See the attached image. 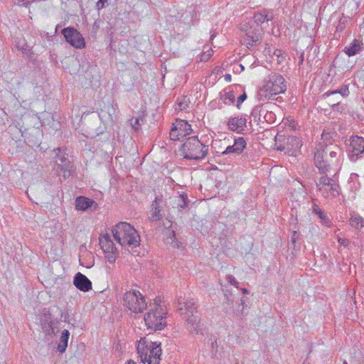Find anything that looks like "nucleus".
Segmentation results:
<instances>
[{"instance_id": "16", "label": "nucleus", "mask_w": 364, "mask_h": 364, "mask_svg": "<svg viewBox=\"0 0 364 364\" xmlns=\"http://www.w3.org/2000/svg\"><path fill=\"white\" fill-rule=\"evenodd\" d=\"M192 132L191 124L186 121L178 120L173 124L170 132V139L173 141L181 140Z\"/></svg>"}, {"instance_id": "35", "label": "nucleus", "mask_w": 364, "mask_h": 364, "mask_svg": "<svg viewBox=\"0 0 364 364\" xmlns=\"http://www.w3.org/2000/svg\"><path fill=\"white\" fill-rule=\"evenodd\" d=\"M108 0H99L95 6L97 10L100 11L105 7V5L107 4Z\"/></svg>"}, {"instance_id": "22", "label": "nucleus", "mask_w": 364, "mask_h": 364, "mask_svg": "<svg viewBox=\"0 0 364 364\" xmlns=\"http://www.w3.org/2000/svg\"><path fill=\"white\" fill-rule=\"evenodd\" d=\"M94 204L96 205L94 200L84 196H79L75 200L76 209L81 210H86L91 208Z\"/></svg>"}, {"instance_id": "37", "label": "nucleus", "mask_w": 364, "mask_h": 364, "mask_svg": "<svg viewBox=\"0 0 364 364\" xmlns=\"http://www.w3.org/2000/svg\"><path fill=\"white\" fill-rule=\"evenodd\" d=\"M226 280L228 281V282H229L230 284H232V285H235L237 287V285L238 284V282L236 280V279L232 276V275H227L226 277Z\"/></svg>"}, {"instance_id": "46", "label": "nucleus", "mask_w": 364, "mask_h": 364, "mask_svg": "<svg viewBox=\"0 0 364 364\" xmlns=\"http://www.w3.org/2000/svg\"><path fill=\"white\" fill-rule=\"evenodd\" d=\"M178 107L181 110H183L187 107V105L185 102H181L178 103Z\"/></svg>"}, {"instance_id": "21", "label": "nucleus", "mask_w": 364, "mask_h": 364, "mask_svg": "<svg viewBox=\"0 0 364 364\" xmlns=\"http://www.w3.org/2000/svg\"><path fill=\"white\" fill-rule=\"evenodd\" d=\"M162 202L161 199L158 197L155 198L151 204V210L149 219L150 221H158L162 219L164 213H162V208L160 203Z\"/></svg>"}, {"instance_id": "9", "label": "nucleus", "mask_w": 364, "mask_h": 364, "mask_svg": "<svg viewBox=\"0 0 364 364\" xmlns=\"http://www.w3.org/2000/svg\"><path fill=\"white\" fill-rule=\"evenodd\" d=\"M336 173H335L333 178L328 177L327 173L323 174L316 181L318 191L326 198L328 197L336 198L340 194V186L333 178Z\"/></svg>"}, {"instance_id": "4", "label": "nucleus", "mask_w": 364, "mask_h": 364, "mask_svg": "<svg viewBox=\"0 0 364 364\" xmlns=\"http://www.w3.org/2000/svg\"><path fill=\"white\" fill-rule=\"evenodd\" d=\"M137 353L144 363L159 364L161 355V343L141 339L136 347Z\"/></svg>"}, {"instance_id": "27", "label": "nucleus", "mask_w": 364, "mask_h": 364, "mask_svg": "<svg viewBox=\"0 0 364 364\" xmlns=\"http://www.w3.org/2000/svg\"><path fill=\"white\" fill-rule=\"evenodd\" d=\"M350 225L356 229H360L364 226V219L359 215H353L350 219Z\"/></svg>"}, {"instance_id": "24", "label": "nucleus", "mask_w": 364, "mask_h": 364, "mask_svg": "<svg viewBox=\"0 0 364 364\" xmlns=\"http://www.w3.org/2000/svg\"><path fill=\"white\" fill-rule=\"evenodd\" d=\"M360 50L361 47L359 41L354 39L350 46L345 48L344 52L350 57L356 55Z\"/></svg>"}, {"instance_id": "13", "label": "nucleus", "mask_w": 364, "mask_h": 364, "mask_svg": "<svg viewBox=\"0 0 364 364\" xmlns=\"http://www.w3.org/2000/svg\"><path fill=\"white\" fill-rule=\"evenodd\" d=\"M348 158L353 162L357 161L364 154V138L353 135L349 139Z\"/></svg>"}, {"instance_id": "8", "label": "nucleus", "mask_w": 364, "mask_h": 364, "mask_svg": "<svg viewBox=\"0 0 364 364\" xmlns=\"http://www.w3.org/2000/svg\"><path fill=\"white\" fill-rule=\"evenodd\" d=\"M287 90V85L284 78L279 74H272L269 76L268 80L261 88L259 92L260 97L267 100H276L275 97L283 93Z\"/></svg>"}, {"instance_id": "33", "label": "nucleus", "mask_w": 364, "mask_h": 364, "mask_svg": "<svg viewBox=\"0 0 364 364\" xmlns=\"http://www.w3.org/2000/svg\"><path fill=\"white\" fill-rule=\"evenodd\" d=\"M263 118L267 123H273L275 120V114L272 112H269L264 109Z\"/></svg>"}, {"instance_id": "40", "label": "nucleus", "mask_w": 364, "mask_h": 364, "mask_svg": "<svg viewBox=\"0 0 364 364\" xmlns=\"http://www.w3.org/2000/svg\"><path fill=\"white\" fill-rule=\"evenodd\" d=\"M297 240H298V233L296 231H294L292 232V235L291 237V243L295 244Z\"/></svg>"}, {"instance_id": "50", "label": "nucleus", "mask_w": 364, "mask_h": 364, "mask_svg": "<svg viewBox=\"0 0 364 364\" xmlns=\"http://www.w3.org/2000/svg\"><path fill=\"white\" fill-rule=\"evenodd\" d=\"M356 176H358V175L356 173H352L351 174V178H356Z\"/></svg>"}, {"instance_id": "41", "label": "nucleus", "mask_w": 364, "mask_h": 364, "mask_svg": "<svg viewBox=\"0 0 364 364\" xmlns=\"http://www.w3.org/2000/svg\"><path fill=\"white\" fill-rule=\"evenodd\" d=\"M18 49L21 50L23 54H26L28 53V46L25 44L23 46H17Z\"/></svg>"}, {"instance_id": "48", "label": "nucleus", "mask_w": 364, "mask_h": 364, "mask_svg": "<svg viewBox=\"0 0 364 364\" xmlns=\"http://www.w3.org/2000/svg\"><path fill=\"white\" fill-rule=\"evenodd\" d=\"M264 52L268 53V54H270V48L269 47H266L265 49H264Z\"/></svg>"}, {"instance_id": "39", "label": "nucleus", "mask_w": 364, "mask_h": 364, "mask_svg": "<svg viewBox=\"0 0 364 364\" xmlns=\"http://www.w3.org/2000/svg\"><path fill=\"white\" fill-rule=\"evenodd\" d=\"M50 318V317L49 318L46 317L43 320L41 321L42 324L45 326L43 328L46 327V323H48V328H52V322L49 321Z\"/></svg>"}, {"instance_id": "25", "label": "nucleus", "mask_w": 364, "mask_h": 364, "mask_svg": "<svg viewBox=\"0 0 364 364\" xmlns=\"http://www.w3.org/2000/svg\"><path fill=\"white\" fill-rule=\"evenodd\" d=\"M313 213L318 215L321 223L329 227L331 225V220L328 219L327 215L322 211V210L316 205L314 204L313 206Z\"/></svg>"}, {"instance_id": "36", "label": "nucleus", "mask_w": 364, "mask_h": 364, "mask_svg": "<svg viewBox=\"0 0 364 364\" xmlns=\"http://www.w3.org/2000/svg\"><path fill=\"white\" fill-rule=\"evenodd\" d=\"M247 99V95L246 93L244 92L243 94H242L241 95H240L238 97H237V107L239 109L240 107V105Z\"/></svg>"}, {"instance_id": "47", "label": "nucleus", "mask_w": 364, "mask_h": 364, "mask_svg": "<svg viewBox=\"0 0 364 364\" xmlns=\"http://www.w3.org/2000/svg\"><path fill=\"white\" fill-rule=\"evenodd\" d=\"M224 78H225V81L230 82L232 80V76L230 74H225L224 75Z\"/></svg>"}, {"instance_id": "29", "label": "nucleus", "mask_w": 364, "mask_h": 364, "mask_svg": "<svg viewBox=\"0 0 364 364\" xmlns=\"http://www.w3.org/2000/svg\"><path fill=\"white\" fill-rule=\"evenodd\" d=\"M332 137H333L332 134H331L329 132H323L321 135V139L323 141L321 143H319L318 144H322L323 146H325L326 144H334L332 142L333 141Z\"/></svg>"}, {"instance_id": "34", "label": "nucleus", "mask_w": 364, "mask_h": 364, "mask_svg": "<svg viewBox=\"0 0 364 364\" xmlns=\"http://www.w3.org/2000/svg\"><path fill=\"white\" fill-rule=\"evenodd\" d=\"M348 21V18L343 16L338 21V23L336 26V32H341L346 27V23Z\"/></svg>"}, {"instance_id": "15", "label": "nucleus", "mask_w": 364, "mask_h": 364, "mask_svg": "<svg viewBox=\"0 0 364 364\" xmlns=\"http://www.w3.org/2000/svg\"><path fill=\"white\" fill-rule=\"evenodd\" d=\"M100 245L105 253V256L109 263H114L118 254L117 247L111 237L105 234L100 238Z\"/></svg>"}, {"instance_id": "38", "label": "nucleus", "mask_w": 364, "mask_h": 364, "mask_svg": "<svg viewBox=\"0 0 364 364\" xmlns=\"http://www.w3.org/2000/svg\"><path fill=\"white\" fill-rule=\"evenodd\" d=\"M168 233L169 236L167 239H170L171 240V242L172 243L175 240H176V232L173 230H168Z\"/></svg>"}, {"instance_id": "28", "label": "nucleus", "mask_w": 364, "mask_h": 364, "mask_svg": "<svg viewBox=\"0 0 364 364\" xmlns=\"http://www.w3.org/2000/svg\"><path fill=\"white\" fill-rule=\"evenodd\" d=\"M341 94L343 97L348 96V88L346 85H343L341 89L334 90L332 91H328L323 94V96L329 97L331 95L334 94Z\"/></svg>"}, {"instance_id": "5", "label": "nucleus", "mask_w": 364, "mask_h": 364, "mask_svg": "<svg viewBox=\"0 0 364 364\" xmlns=\"http://www.w3.org/2000/svg\"><path fill=\"white\" fill-rule=\"evenodd\" d=\"M161 299H156L149 306V311L144 316V321L148 328L154 331L161 330L166 326V312L160 304Z\"/></svg>"}, {"instance_id": "19", "label": "nucleus", "mask_w": 364, "mask_h": 364, "mask_svg": "<svg viewBox=\"0 0 364 364\" xmlns=\"http://www.w3.org/2000/svg\"><path fill=\"white\" fill-rule=\"evenodd\" d=\"M247 124V119L242 116L230 117L228 122V129L238 134H242Z\"/></svg>"}, {"instance_id": "45", "label": "nucleus", "mask_w": 364, "mask_h": 364, "mask_svg": "<svg viewBox=\"0 0 364 364\" xmlns=\"http://www.w3.org/2000/svg\"><path fill=\"white\" fill-rule=\"evenodd\" d=\"M273 55L279 58L282 55V50L279 49H275Z\"/></svg>"}, {"instance_id": "49", "label": "nucleus", "mask_w": 364, "mask_h": 364, "mask_svg": "<svg viewBox=\"0 0 364 364\" xmlns=\"http://www.w3.org/2000/svg\"><path fill=\"white\" fill-rule=\"evenodd\" d=\"M127 364H136V363L130 360L127 361Z\"/></svg>"}, {"instance_id": "20", "label": "nucleus", "mask_w": 364, "mask_h": 364, "mask_svg": "<svg viewBox=\"0 0 364 364\" xmlns=\"http://www.w3.org/2000/svg\"><path fill=\"white\" fill-rule=\"evenodd\" d=\"M73 284L79 290L87 292L92 289L91 281L83 274L77 272L73 278Z\"/></svg>"}, {"instance_id": "43", "label": "nucleus", "mask_w": 364, "mask_h": 364, "mask_svg": "<svg viewBox=\"0 0 364 364\" xmlns=\"http://www.w3.org/2000/svg\"><path fill=\"white\" fill-rule=\"evenodd\" d=\"M329 103L332 106L333 109H336V108L338 107L340 102L333 100H330Z\"/></svg>"}, {"instance_id": "42", "label": "nucleus", "mask_w": 364, "mask_h": 364, "mask_svg": "<svg viewBox=\"0 0 364 364\" xmlns=\"http://www.w3.org/2000/svg\"><path fill=\"white\" fill-rule=\"evenodd\" d=\"M338 242L341 245H343V246H347L348 244V240L347 239H343V238H341L339 237L338 239Z\"/></svg>"}, {"instance_id": "12", "label": "nucleus", "mask_w": 364, "mask_h": 364, "mask_svg": "<svg viewBox=\"0 0 364 364\" xmlns=\"http://www.w3.org/2000/svg\"><path fill=\"white\" fill-rule=\"evenodd\" d=\"M276 146L277 150L296 156L302 146V142L296 136H285L279 135L276 136Z\"/></svg>"}, {"instance_id": "14", "label": "nucleus", "mask_w": 364, "mask_h": 364, "mask_svg": "<svg viewBox=\"0 0 364 364\" xmlns=\"http://www.w3.org/2000/svg\"><path fill=\"white\" fill-rule=\"evenodd\" d=\"M65 41L73 47L82 49L85 47V41L82 34L73 27L64 28L62 31Z\"/></svg>"}, {"instance_id": "1", "label": "nucleus", "mask_w": 364, "mask_h": 364, "mask_svg": "<svg viewBox=\"0 0 364 364\" xmlns=\"http://www.w3.org/2000/svg\"><path fill=\"white\" fill-rule=\"evenodd\" d=\"M342 150L337 144H318L314 152V164L322 174L338 171L341 166Z\"/></svg>"}, {"instance_id": "23", "label": "nucleus", "mask_w": 364, "mask_h": 364, "mask_svg": "<svg viewBox=\"0 0 364 364\" xmlns=\"http://www.w3.org/2000/svg\"><path fill=\"white\" fill-rule=\"evenodd\" d=\"M69 337H70L69 331L66 330V329L63 330L61 333L60 338V340H59V342H58V346H57V350L59 353H63L65 351V350L68 347Z\"/></svg>"}, {"instance_id": "10", "label": "nucleus", "mask_w": 364, "mask_h": 364, "mask_svg": "<svg viewBox=\"0 0 364 364\" xmlns=\"http://www.w3.org/2000/svg\"><path fill=\"white\" fill-rule=\"evenodd\" d=\"M241 31L244 32L242 36V43L249 49L261 42L263 28H258L252 24V21L242 23Z\"/></svg>"}, {"instance_id": "31", "label": "nucleus", "mask_w": 364, "mask_h": 364, "mask_svg": "<svg viewBox=\"0 0 364 364\" xmlns=\"http://www.w3.org/2000/svg\"><path fill=\"white\" fill-rule=\"evenodd\" d=\"M224 103L231 105L235 102V96L233 91L226 92L223 95Z\"/></svg>"}, {"instance_id": "32", "label": "nucleus", "mask_w": 364, "mask_h": 364, "mask_svg": "<svg viewBox=\"0 0 364 364\" xmlns=\"http://www.w3.org/2000/svg\"><path fill=\"white\" fill-rule=\"evenodd\" d=\"M140 121H143L141 118H132L130 119V125L132 128L135 131L138 132L140 129L141 123Z\"/></svg>"}, {"instance_id": "6", "label": "nucleus", "mask_w": 364, "mask_h": 364, "mask_svg": "<svg viewBox=\"0 0 364 364\" xmlns=\"http://www.w3.org/2000/svg\"><path fill=\"white\" fill-rule=\"evenodd\" d=\"M54 165L53 170L56 175L62 176L64 180L69 178L75 171L73 163L70 160L66 150L62 148H57L53 150Z\"/></svg>"}, {"instance_id": "26", "label": "nucleus", "mask_w": 364, "mask_h": 364, "mask_svg": "<svg viewBox=\"0 0 364 364\" xmlns=\"http://www.w3.org/2000/svg\"><path fill=\"white\" fill-rule=\"evenodd\" d=\"M264 112V109L257 106L254 107L250 114V120L259 123L261 121V116Z\"/></svg>"}, {"instance_id": "2", "label": "nucleus", "mask_w": 364, "mask_h": 364, "mask_svg": "<svg viewBox=\"0 0 364 364\" xmlns=\"http://www.w3.org/2000/svg\"><path fill=\"white\" fill-rule=\"evenodd\" d=\"M198 309V302L193 299L180 298L178 300L177 309L191 333H203V325L200 323V314Z\"/></svg>"}, {"instance_id": "51", "label": "nucleus", "mask_w": 364, "mask_h": 364, "mask_svg": "<svg viewBox=\"0 0 364 364\" xmlns=\"http://www.w3.org/2000/svg\"><path fill=\"white\" fill-rule=\"evenodd\" d=\"M242 291H243V293H245V294H247L248 293V291L246 289H243Z\"/></svg>"}, {"instance_id": "7", "label": "nucleus", "mask_w": 364, "mask_h": 364, "mask_svg": "<svg viewBox=\"0 0 364 364\" xmlns=\"http://www.w3.org/2000/svg\"><path fill=\"white\" fill-rule=\"evenodd\" d=\"M182 155L186 159L201 160L208 151V146L203 144L196 136L188 137L181 149Z\"/></svg>"}, {"instance_id": "18", "label": "nucleus", "mask_w": 364, "mask_h": 364, "mask_svg": "<svg viewBox=\"0 0 364 364\" xmlns=\"http://www.w3.org/2000/svg\"><path fill=\"white\" fill-rule=\"evenodd\" d=\"M247 141L244 137L240 136L234 139V144L226 147L225 150L222 152L223 155L229 154H240L246 147Z\"/></svg>"}, {"instance_id": "30", "label": "nucleus", "mask_w": 364, "mask_h": 364, "mask_svg": "<svg viewBox=\"0 0 364 364\" xmlns=\"http://www.w3.org/2000/svg\"><path fill=\"white\" fill-rule=\"evenodd\" d=\"M189 203V200L186 194H181L178 197V207L181 209H184L188 207Z\"/></svg>"}, {"instance_id": "17", "label": "nucleus", "mask_w": 364, "mask_h": 364, "mask_svg": "<svg viewBox=\"0 0 364 364\" xmlns=\"http://www.w3.org/2000/svg\"><path fill=\"white\" fill-rule=\"evenodd\" d=\"M274 19V15L271 10L263 9L260 11L254 12L252 17V24L255 25V27L260 28L262 25L269 21H272Z\"/></svg>"}, {"instance_id": "11", "label": "nucleus", "mask_w": 364, "mask_h": 364, "mask_svg": "<svg viewBox=\"0 0 364 364\" xmlns=\"http://www.w3.org/2000/svg\"><path fill=\"white\" fill-rule=\"evenodd\" d=\"M123 305L134 313L142 312L147 306L144 296L136 290L127 291L124 294Z\"/></svg>"}, {"instance_id": "44", "label": "nucleus", "mask_w": 364, "mask_h": 364, "mask_svg": "<svg viewBox=\"0 0 364 364\" xmlns=\"http://www.w3.org/2000/svg\"><path fill=\"white\" fill-rule=\"evenodd\" d=\"M304 60V53L302 52V53H300L299 60L298 62V65L299 67L303 64Z\"/></svg>"}, {"instance_id": "3", "label": "nucleus", "mask_w": 364, "mask_h": 364, "mask_svg": "<svg viewBox=\"0 0 364 364\" xmlns=\"http://www.w3.org/2000/svg\"><path fill=\"white\" fill-rule=\"evenodd\" d=\"M114 240L122 247L134 248L140 245V236L129 223L120 222L112 228Z\"/></svg>"}]
</instances>
